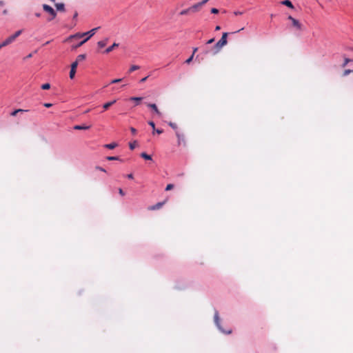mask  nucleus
Wrapping results in <instances>:
<instances>
[{"mask_svg":"<svg viewBox=\"0 0 353 353\" xmlns=\"http://www.w3.org/2000/svg\"><path fill=\"white\" fill-rule=\"evenodd\" d=\"M143 98L142 97H130V101H136L137 102V105L139 104V103L142 101Z\"/></svg>","mask_w":353,"mask_h":353,"instance_id":"nucleus-20","label":"nucleus"},{"mask_svg":"<svg viewBox=\"0 0 353 353\" xmlns=\"http://www.w3.org/2000/svg\"><path fill=\"white\" fill-rule=\"evenodd\" d=\"M169 125L176 131H177V125L175 123L170 122Z\"/></svg>","mask_w":353,"mask_h":353,"instance_id":"nucleus-28","label":"nucleus"},{"mask_svg":"<svg viewBox=\"0 0 353 353\" xmlns=\"http://www.w3.org/2000/svg\"><path fill=\"white\" fill-rule=\"evenodd\" d=\"M243 30V28H241V29L239 30L238 31H236V32H240L241 30Z\"/></svg>","mask_w":353,"mask_h":353,"instance_id":"nucleus-55","label":"nucleus"},{"mask_svg":"<svg viewBox=\"0 0 353 353\" xmlns=\"http://www.w3.org/2000/svg\"><path fill=\"white\" fill-rule=\"evenodd\" d=\"M209 0H203L202 1H201V3L203 4V6Z\"/></svg>","mask_w":353,"mask_h":353,"instance_id":"nucleus-50","label":"nucleus"},{"mask_svg":"<svg viewBox=\"0 0 353 353\" xmlns=\"http://www.w3.org/2000/svg\"><path fill=\"white\" fill-rule=\"evenodd\" d=\"M130 131H131L132 134L134 135L136 134V133H137V130L133 127L130 128Z\"/></svg>","mask_w":353,"mask_h":353,"instance_id":"nucleus-39","label":"nucleus"},{"mask_svg":"<svg viewBox=\"0 0 353 353\" xmlns=\"http://www.w3.org/2000/svg\"><path fill=\"white\" fill-rule=\"evenodd\" d=\"M127 177L130 179H133V174H129L127 175Z\"/></svg>","mask_w":353,"mask_h":353,"instance_id":"nucleus-47","label":"nucleus"},{"mask_svg":"<svg viewBox=\"0 0 353 353\" xmlns=\"http://www.w3.org/2000/svg\"><path fill=\"white\" fill-rule=\"evenodd\" d=\"M35 15H36V17H39L41 16L40 13H36V14H35Z\"/></svg>","mask_w":353,"mask_h":353,"instance_id":"nucleus-53","label":"nucleus"},{"mask_svg":"<svg viewBox=\"0 0 353 353\" xmlns=\"http://www.w3.org/2000/svg\"><path fill=\"white\" fill-rule=\"evenodd\" d=\"M96 169H97V170H100V171H101V172H106L105 169H103V168L99 167V166H97V167H96Z\"/></svg>","mask_w":353,"mask_h":353,"instance_id":"nucleus-41","label":"nucleus"},{"mask_svg":"<svg viewBox=\"0 0 353 353\" xmlns=\"http://www.w3.org/2000/svg\"><path fill=\"white\" fill-rule=\"evenodd\" d=\"M88 41V38H85L83 41H79V43L77 45H76L75 46H74L73 48H79V47L81 46L83 44H84L85 42H87Z\"/></svg>","mask_w":353,"mask_h":353,"instance_id":"nucleus-21","label":"nucleus"},{"mask_svg":"<svg viewBox=\"0 0 353 353\" xmlns=\"http://www.w3.org/2000/svg\"><path fill=\"white\" fill-rule=\"evenodd\" d=\"M107 159L108 161H116V160H119V158L118 157H108Z\"/></svg>","mask_w":353,"mask_h":353,"instance_id":"nucleus-31","label":"nucleus"},{"mask_svg":"<svg viewBox=\"0 0 353 353\" xmlns=\"http://www.w3.org/2000/svg\"><path fill=\"white\" fill-rule=\"evenodd\" d=\"M1 48H1V46H0V50H1Z\"/></svg>","mask_w":353,"mask_h":353,"instance_id":"nucleus-58","label":"nucleus"},{"mask_svg":"<svg viewBox=\"0 0 353 353\" xmlns=\"http://www.w3.org/2000/svg\"><path fill=\"white\" fill-rule=\"evenodd\" d=\"M193 57H194V56H193V54H192V55H191V56H190V57H189V58H188V59L185 61V63H188V64L190 63V62H191V61H192V59H193Z\"/></svg>","mask_w":353,"mask_h":353,"instance_id":"nucleus-34","label":"nucleus"},{"mask_svg":"<svg viewBox=\"0 0 353 353\" xmlns=\"http://www.w3.org/2000/svg\"><path fill=\"white\" fill-rule=\"evenodd\" d=\"M288 19L292 21L293 26L295 27L296 30H301L302 29V25L298 20L293 18L292 16H289Z\"/></svg>","mask_w":353,"mask_h":353,"instance_id":"nucleus-5","label":"nucleus"},{"mask_svg":"<svg viewBox=\"0 0 353 353\" xmlns=\"http://www.w3.org/2000/svg\"><path fill=\"white\" fill-rule=\"evenodd\" d=\"M191 11L190 10V8H187V9H185V10H183L180 12V15H186L189 13H190Z\"/></svg>","mask_w":353,"mask_h":353,"instance_id":"nucleus-24","label":"nucleus"},{"mask_svg":"<svg viewBox=\"0 0 353 353\" xmlns=\"http://www.w3.org/2000/svg\"><path fill=\"white\" fill-rule=\"evenodd\" d=\"M214 322L216 323V325H217V327H219L220 328V325H219V313L217 312H215L214 314Z\"/></svg>","mask_w":353,"mask_h":353,"instance_id":"nucleus-17","label":"nucleus"},{"mask_svg":"<svg viewBox=\"0 0 353 353\" xmlns=\"http://www.w3.org/2000/svg\"><path fill=\"white\" fill-rule=\"evenodd\" d=\"M83 33H77L75 34H73V35H70L68 40H72V39H80V38H82L83 37Z\"/></svg>","mask_w":353,"mask_h":353,"instance_id":"nucleus-11","label":"nucleus"},{"mask_svg":"<svg viewBox=\"0 0 353 353\" xmlns=\"http://www.w3.org/2000/svg\"><path fill=\"white\" fill-rule=\"evenodd\" d=\"M283 5H285L290 8H294V6L292 3V2L290 0H285L281 2Z\"/></svg>","mask_w":353,"mask_h":353,"instance_id":"nucleus-15","label":"nucleus"},{"mask_svg":"<svg viewBox=\"0 0 353 353\" xmlns=\"http://www.w3.org/2000/svg\"><path fill=\"white\" fill-rule=\"evenodd\" d=\"M147 78H148V77H144V78L141 79V81H140V82H141V83H143V82H145V81H146Z\"/></svg>","mask_w":353,"mask_h":353,"instance_id":"nucleus-48","label":"nucleus"},{"mask_svg":"<svg viewBox=\"0 0 353 353\" xmlns=\"http://www.w3.org/2000/svg\"><path fill=\"white\" fill-rule=\"evenodd\" d=\"M3 2L0 1V6H3Z\"/></svg>","mask_w":353,"mask_h":353,"instance_id":"nucleus-54","label":"nucleus"},{"mask_svg":"<svg viewBox=\"0 0 353 353\" xmlns=\"http://www.w3.org/2000/svg\"><path fill=\"white\" fill-rule=\"evenodd\" d=\"M119 46V43H114L111 46L108 47V48H106V50H105V53H110V52H112L115 48L118 47Z\"/></svg>","mask_w":353,"mask_h":353,"instance_id":"nucleus-12","label":"nucleus"},{"mask_svg":"<svg viewBox=\"0 0 353 353\" xmlns=\"http://www.w3.org/2000/svg\"><path fill=\"white\" fill-rule=\"evenodd\" d=\"M141 157L146 160H151L152 157L150 155L146 154L145 152H142L141 154Z\"/></svg>","mask_w":353,"mask_h":353,"instance_id":"nucleus-22","label":"nucleus"},{"mask_svg":"<svg viewBox=\"0 0 353 353\" xmlns=\"http://www.w3.org/2000/svg\"><path fill=\"white\" fill-rule=\"evenodd\" d=\"M55 6H56L57 10H59V11H64L65 10V6L62 3H56Z\"/></svg>","mask_w":353,"mask_h":353,"instance_id":"nucleus-16","label":"nucleus"},{"mask_svg":"<svg viewBox=\"0 0 353 353\" xmlns=\"http://www.w3.org/2000/svg\"><path fill=\"white\" fill-rule=\"evenodd\" d=\"M90 125H77L74 126V130H88V129H90Z\"/></svg>","mask_w":353,"mask_h":353,"instance_id":"nucleus-13","label":"nucleus"},{"mask_svg":"<svg viewBox=\"0 0 353 353\" xmlns=\"http://www.w3.org/2000/svg\"><path fill=\"white\" fill-rule=\"evenodd\" d=\"M197 50H198V48H194L193 49V52H192L193 56L194 55V53H195Z\"/></svg>","mask_w":353,"mask_h":353,"instance_id":"nucleus-49","label":"nucleus"},{"mask_svg":"<svg viewBox=\"0 0 353 353\" xmlns=\"http://www.w3.org/2000/svg\"><path fill=\"white\" fill-rule=\"evenodd\" d=\"M21 32H22L21 30H18L14 34L10 35L8 38H6L4 41L1 42L0 46H1V48L6 47V46L11 44L12 43H13L15 41V39L21 34Z\"/></svg>","mask_w":353,"mask_h":353,"instance_id":"nucleus-1","label":"nucleus"},{"mask_svg":"<svg viewBox=\"0 0 353 353\" xmlns=\"http://www.w3.org/2000/svg\"><path fill=\"white\" fill-rule=\"evenodd\" d=\"M119 193L121 196H124V195H125V193H124L123 190L121 188H119Z\"/></svg>","mask_w":353,"mask_h":353,"instance_id":"nucleus-42","label":"nucleus"},{"mask_svg":"<svg viewBox=\"0 0 353 353\" xmlns=\"http://www.w3.org/2000/svg\"><path fill=\"white\" fill-rule=\"evenodd\" d=\"M116 102V100L107 102L103 104V108L105 110H108L110 106H112L113 104H114Z\"/></svg>","mask_w":353,"mask_h":353,"instance_id":"nucleus-14","label":"nucleus"},{"mask_svg":"<svg viewBox=\"0 0 353 353\" xmlns=\"http://www.w3.org/2000/svg\"><path fill=\"white\" fill-rule=\"evenodd\" d=\"M228 32H223L221 39L215 44L214 48H216V52H219L223 46L228 43Z\"/></svg>","mask_w":353,"mask_h":353,"instance_id":"nucleus-2","label":"nucleus"},{"mask_svg":"<svg viewBox=\"0 0 353 353\" xmlns=\"http://www.w3.org/2000/svg\"><path fill=\"white\" fill-rule=\"evenodd\" d=\"M219 30H221V27L219 26H216V28H215V30L218 31Z\"/></svg>","mask_w":353,"mask_h":353,"instance_id":"nucleus-51","label":"nucleus"},{"mask_svg":"<svg viewBox=\"0 0 353 353\" xmlns=\"http://www.w3.org/2000/svg\"><path fill=\"white\" fill-rule=\"evenodd\" d=\"M145 104L148 108H151L159 117H162V112L159 110L155 103H146Z\"/></svg>","mask_w":353,"mask_h":353,"instance_id":"nucleus-4","label":"nucleus"},{"mask_svg":"<svg viewBox=\"0 0 353 353\" xmlns=\"http://www.w3.org/2000/svg\"><path fill=\"white\" fill-rule=\"evenodd\" d=\"M157 132L159 134H161L163 132V130L161 129H155V130L153 131V133Z\"/></svg>","mask_w":353,"mask_h":353,"instance_id":"nucleus-36","label":"nucleus"},{"mask_svg":"<svg viewBox=\"0 0 353 353\" xmlns=\"http://www.w3.org/2000/svg\"><path fill=\"white\" fill-rule=\"evenodd\" d=\"M211 12L212 14H217L219 13V10L217 8H213L211 9Z\"/></svg>","mask_w":353,"mask_h":353,"instance_id":"nucleus-37","label":"nucleus"},{"mask_svg":"<svg viewBox=\"0 0 353 353\" xmlns=\"http://www.w3.org/2000/svg\"><path fill=\"white\" fill-rule=\"evenodd\" d=\"M351 72H353V70H345L344 72H343V76H347L349 74H350Z\"/></svg>","mask_w":353,"mask_h":353,"instance_id":"nucleus-33","label":"nucleus"},{"mask_svg":"<svg viewBox=\"0 0 353 353\" xmlns=\"http://www.w3.org/2000/svg\"><path fill=\"white\" fill-rule=\"evenodd\" d=\"M139 69V66L138 65H132L131 68H130V72H132L134 70H137Z\"/></svg>","mask_w":353,"mask_h":353,"instance_id":"nucleus-30","label":"nucleus"},{"mask_svg":"<svg viewBox=\"0 0 353 353\" xmlns=\"http://www.w3.org/2000/svg\"><path fill=\"white\" fill-rule=\"evenodd\" d=\"M164 203H165V202L157 203V204H155L154 205L150 206L148 208V210H159L163 205Z\"/></svg>","mask_w":353,"mask_h":353,"instance_id":"nucleus-9","label":"nucleus"},{"mask_svg":"<svg viewBox=\"0 0 353 353\" xmlns=\"http://www.w3.org/2000/svg\"><path fill=\"white\" fill-rule=\"evenodd\" d=\"M43 9L45 12H48L50 14V17L48 19V21H50L56 17L57 12L51 6L47 4H43Z\"/></svg>","mask_w":353,"mask_h":353,"instance_id":"nucleus-3","label":"nucleus"},{"mask_svg":"<svg viewBox=\"0 0 353 353\" xmlns=\"http://www.w3.org/2000/svg\"><path fill=\"white\" fill-rule=\"evenodd\" d=\"M214 41V38H212V39H210V40H208V41L206 42V43H207V44H211V43H212Z\"/></svg>","mask_w":353,"mask_h":353,"instance_id":"nucleus-43","label":"nucleus"},{"mask_svg":"<svg viewBox=\"0 0 353 353\" xmlns=\"http://www.w3.org/2000/svg\"><path fill=\"white\" fill-rule=\"evenodd\" d=\"M176 136L178 139V145H181L182 143L185 144V137L183 134H181L179 131H176Z\"/></svg>","mask_w":353,"mask_h":353,"instance_id":"nucleus-7","label":"nucleus"},{"mask_svg":"<svg viewBox=\"0 0 353 353\" xmlns=\"http://www.w3.org/2000/svg\"><path fill=\"white\" fill-rule=\"evenodd\" d=\"M50 88V83H44L41 85L43 90H48Z\"/></svg>","mask_w":353,"mask_h":353,"instance_id":"nucleus-27","label":"nucleus"},{"mask_svg":"<svg viewBox=\"0 0 353 353\" xmlns=\"http://www.w3.org/2000/svg\"><path fill=\"white\" fill-rule=\"evenodd\" d=\"M234 14L235 15H239V14H243V12H240V11H235V12H234Z\"/></svg>","mask_w":353,"mask_h":353,"instance_id":"nucleus-45","label":"nucleus"},{"mask_svg":"<svg viewBox=\"0 0 353 353\" xmlns=\"http://www.w3.org/2000/svg\"><path fill=\"white\" fill-rule=\"evenodd\" d=\"M148 124L152 128L153 131L155 130V129H156L155 124L153 121H148Z\"/></svg>","mask_w":353,"mask_h":353,"instance_id":"nucleus-35","label":"nucleus"},{"mask_svg":"<svg viewBox=\"0 0 353 353\" xmlns=\"http://www.w3.org/2000/svg\"><path fill=\"white\" fill-rule=\"evenodd\" d=\"M85 59V54H79L77 56L76 61L78 63L83 61Z\"/></svg>","mask_w":353,"mask_h":353,"instance_id":"nucleus-23","label":"nucleus"},{"mask_svg":"<svg viewBox=\"0 0 353 353\" xmlns=\"http://www.w3.org/2000/svg\"><path fill=\"white\" fill-rule=\"evenodd\" d=\"M50 1H52V2H54V1H55V0H50Z\"/></svg>","mask_w":353,"mask_h":353,"instance_id":"nucleus-57","label":"nucleus"},{"mask_svg":"<svg viewBox=\"0 0 353 353\" xmlns=\"http://www.w3.org/2000/svg\"><path fill=\"white\" fill-rule=\"evenodd\" d=\"M117 146V143H111L105 145V148L110 149V150L114 149Z\"/></svg>","mask_w":353,"mask_h":353,"instance_id":"nucleus-18","label":"nucleus"},{"mask_svg":"<svg viewBox=\"0 0 353 353\" xmlns=\"http://www.w3.org/2000/svg\"><path fill=\"white\" fill-rule=\"evenodd\" d=\"M28 110H27L17 109V110H14L13 112H11V114H10V115H11V116L14 117V116H16V115H17V114L18 112H28Z\"/></svg>","mask_w":353,"mask_h":353,"instance_id":"nucleus-19","label":"nucleus"},{"mask_svg":"<svg viewBox=\"0 0 353 353\" xmlns=\"http://www.w3.org/2000/svg\"><path fill=\"white\" fill-rule=\"evenodd\" d=\"M173 188H174V185L173 184H171V183L168 184L166 188H165V190L166 191L170 190L173 189Z\"/></svg>","mask_w":353,"mask_h":353,"instance_id":"nucleus-32","label":"nucleus"},{"mask_svg":"<svg viewBox=\"0 0 353 353\" xmlns=\"http://www.w3.org/2000/svg\"><path fill=\"white\" fill-rule=\"evenodd\" d=\"M43 105L46 108H50L52 105V104L50 103H46L43 104Z\"/></svg>","mask_w":353,"mask_h":353,"instance_id":"nucleus-44","label":"nucleus"},{"mask_svg":"<svg viewBox=\"0 0 353 353\" xmlns=\"http://www.w3.org/2000/svg\"><path fill=\"white\" fill-rule=\"evenodd\" d=\"M32 57V53H30L28 55H27L24 59H30Z\"/></svg>","mask_w":353,"mask_h":353,"instance_id":"nucleus-46","label":"nucleus"},{"mask_svg":"<svg viewBox=\"0 0 353 353\" xmlns=\"http://www.w3.org/2000/svg\"><path fill=\"white\" fill-rule=\"evenodd\" d=\"M350 61V59H347V58L345 59L343 66L345 67L347 64V63H349Z\"/></svg>","mask_w":353,"mask_h":353,"instance_id":"nucleus-40","label":"nucleus"},{"mask_svg":"<svg viewBox=\"0 0 353 353\" xmlns=\"http://www.w3.org/2000/svg\"><path fill=\"white\" fill-rule=\"evenodd\" d=\"M99 28H93L91 30L88 31V32H83V36H87L86 38H88V40L96 33L97 30L99 29Z\"/></svg>","mask_w":353,"mask_h":353,"instance_id":"nucleus-8","label":"nucleus"},{"mask_svg":"<svg viewBox=\"0 0 353 353\" xmlns=\"http://www.w3.org/2000/svg\"><path fill=\"white\" fill-rule=\"evenodd\" d=\"M78 62L77 61H74L73 62L72 64H71V69H73V70H77V65H78Z\"/></svg>","mask_w":353,"mask_h":353,"instance_id":"nucleus-29","label":"nucleus"},{"mask_svg":"<svg viewBox=\"0 0 353 353\" xmlns=\"http://www.w3.org/2000/svg\"><path fill=\"white\" fill-rule=\"evenodd\" d=\"M137 145V141H134L129 143V147H130V150H134Z\"/></svg>","mask_w":353,"mask_h":353,"instance_id":"nucleus-25","label":"nucleus"},{"mask_svg":"<svg viewBox=\"0 0 353 353\" xmlns=\"http://www.w3.org/2000/svg\"><path fill=\"white\" fill-rule=\"evenodd\" d=\"M77 16H78L77 12H75V13H74V17H74V19L77 18Z\"/></svg>","mask_w":353,"mask_h":353,"instance_id":"nucleus-52","label":"nucleus"},{"mask_svg":"<svg viewBox=\"0 0 353 353\" xmlns=\"http://www.w3.org/2000/svg\"><path fill=\"white\" fill-rule=\"evenodd\" d=\"M203 4L201 2H199L190 7V10L191 12H196L200 10Z\"/></svg>","mask_w":353,"mask_h":353,"instance_id":"nucleus-6","label":"nucleus"},{"mask_svg":"<svg viewBox=\"0 0 353 353\" xmlns=\"http://www.w3.org/2000/svg\"><path fill=\"white\" fill-rule=\"evenodd\" d=\"M3 13H4V14H6V13H7V11H6V10H4V11H3Z\"/></svg>","mask_w":353,"mask_h":353,"instance_id":"nucleus-56","label":"nucleus"},{"mask_svg":"<svg viewBox=\"0 0 353 353\" xmlns=\"http://www.w3.org/2000/svg\"><path fill=\"white\" fill-rule=\"evenodd\" d=\"M108 42V39L106 38L104 40L98 41L97 46H99V48H103L107 45Z\"/></svg>","mask_w":353,"mask_h":353,"instance_id":"nucleus-10","label":"nucleus"},{"mask_svg":"<svg viewBox=\"0 0 353 353\" xmlns=\"http://www.w3.org/2000/svg\"><path fill=\"white\" fill-rule=\"evenodd\" d=\"M76 70L70 69V78L73 79L75 76Z\"/></svg>","mask_w":353,"mask_h":353,"instance_id":"nucleus-26","label":"nucleus"},{"mask_svg":"<svg viewBox=\"0 0 353 353\" xmlns=\"http://www.w3.org/2000/svg\"><path fill=\"white\" fill-rule=\"evenodd\" d=\"M121 79H115L111 81V83H117L121 81Z\"/></svg>","mask_w":353,"mask_h":353,"instance_id":"nucleus-38","label":"nucleus"}]
</instances>
